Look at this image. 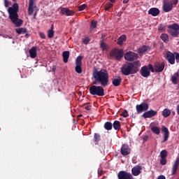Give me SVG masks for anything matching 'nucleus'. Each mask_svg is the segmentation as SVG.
<instances>
[{"label":"nucleus","instance_id":"nucleus-1","mask_svg":"<svg viewBox=\"0 0 179 179\" xmlns=\"http://www.w3.org/2000/svg\"><path fill=\"white\" fill-rule=\"evenodd\" d=\"M94 79L101 86H107L108 85V72L104 69L97 70L94 69L92 73Z\"/></svg>","mask_w":179,"mask_h":179},{"label":"nucleus","instance_id":"nucleus-2","mask_svg":"<svg viewBox=\"0 0 179 179\" xmlns=\"http://www.w3.org/2000/svg\"><path fill=\"white\" fill-rule=\"evenodd\" d=\"M8 12L9 13V18L16 27H20V26L23 24V20L19 19V15H17V12H19V5L17 3H14L12 7H9Z\"/></svg>","mask_w":179,"mask_h":179},{"label":"nucleus","instance_id":"nucleus-3","mask_svg":"<svg viewBox=\"0 0 179 179\" xmlns=\"http://www.w3.org/2000/svg\"><path fill=\"white\" fill-rule=\"evenodd\" d=\"M138 72V69L136 67H133L132 64H125L122 68V73L124 75H132Z\"/></svg>","mask_w":179,"mask_h":179},{"label":"nucleus","instance_id":"nucleus-4","mask_svg":"<svg viewBox=\"0 0 179 179\" xmlns=\"http://www.w3.org/2000/svg\"><path fill=\"white\" fill-rule=\"evenodd\" d=\"M90 93L93 96H104V89L101 86L92 85L90 88Z\"/></svg>","mask_w":179,"mask_h":179},{"label":"nucleus","instance_id":"nucleus-5","mask_svg":"<svg viewBox=\"0 0 179 179\" xmlns=\"http://www.w3.org/2000/svg\"><path fill=\"white\" fill-rule=\"evenodd\" d=\"M169 30L168 32L172 37H178L179 35V25L178 24H173L169 25L168 27Z\"/></svg>","mask_w":179,"mask_h":179},{"label":"nucleus","instance_id":"nucleus-6","mask_svg":"<svg viewBox=\"0 0 179 179\" xmlns=\"http://www.w3.org/2000/svg\"><path fill=\"white\" fill-rule=\"evenodd\" d=\"M141 72L143 78H148V76L150 75V72H155V69H153L152 64H149L148 66H143L141 69Z\"/></svg>","mask_w":179,"mask_h":179},{"label":"nucleus","instance_id":"nucleus-7","mask_svg":"<svg viewBox=\"0 0 179 179\" xmlns=\"http://www.w3.org/2000/svg\"><path fill=\"white\" fill-rule=\"evenodd\" d=\"M110 55L115 58V59H121L124 57V50L115 49L110 52Z\"/></svg>","mask_w":179,"mask_h":179},{"label":"nucleus","instance_id":"nucleus-8","mask_svg":"<svg viewBox=\"0 0 179 179\" xmlns=\"http://www.w3.org/2000/svg\"><path fill=\"white\" fill-rule=\"evenodd\" d=\"M37 11V6H36V0H29L28 7V14L31 16L34 12Z\"/></svg>","mask_w":179,"mask_h":179},{"label":"nucleus","instance_id":"nucleus-9","mask_svg":"<svg viewBox=\"0 0 179 179\" xmlns=\"http://www.w3.org/2000/svg\"><path fill=\"white\" fill-rule=\"evenodd\" d=\"M83 59V57H82V56H78L76 58V72H77V73H82L83 70H82V59Z\"/></svg>","mask_w":179,"mask_h":179},{"label":"nucleus","instance_id":"nucleus-10","mask_svg":"<svg viewBox=\"0 0 179 179\" xmlns=\"http://www.w3.org/2000/svg\"><path fill=\"white\" fill-rule=\"evenodd\" d=\"M162 9L164 12H171V10H173V2L171 1H164Z\"/></svg>","mask_w":179,"mask_h":179},{"label":"nucleus","instance_id":"nucleus-11","mask_svg":"<svg viewBox=\"0 0 179 179\" xmlns=\"http://www.w3.org/2000/svg\"><path fill=\"white\" fill-rule=\"evenodd\" d=\"M138 58V55L134 52H129L124 55L126 61L132 62Z\"/></svg>","mask_w":179,"mask_h":179},{"label":"nucleus","instance_id":"nucleus-12","mask_svg":"<svg viewBox=\"0 0 179 179\" xmlns=\"http://www.w3.org/2000/svg\"><path fill=\"white\" fill-rule=\"evenodd\" d=\"M149 108V105L148 103H142L140 105H136V109L138 114L141 113H143V111H146Z\"/></svg>","mask_w":179,"mask_h":179},{"label":"nucleus","instance_id":"nucleus-13","mask_svg":"<svg viewBox=\"0 0 179 179\" xmlns=\"http://www.w3.org/2000/svg\"><path fill=\"white\" fill-rule=\"evenodd\" d=\"M118 178L119 179H134V176H132V174L122 171L119 173Z\"/></svg>","mask_w":179,"mask_h":179},{"label":"nucleus","instance_id":"nucleus-14","mask_svg":"<svg viewBox=\"0 0 179 179\" xmlns=\"http://www.w3.org/2000/svg\"><path fill=\"white\" fill-rule=\"evenodd\" d=\"M121 153L123 156H128L131 153V148L128 145H123L121 148Z\"/></svg>","mask_w":179,"mask_h":179},{"label":"nucleus","instance_id":"nucleus-15","mask_svg":"<svg viewBox=\"0 0 179 179\" xmlns=\"http://www.w3.org/2000/svg\"><path fill=\"white\" fill-rule=\"evenodd\" d=\"M142 171V166L137 165L132 168L131 169V173L135 176L137 177V176H139Z\"/></svg>","mask_w":179,"mask_h":179},{"label":"nucleus","instance_id":"nucleus-16","mask_svg":"<svg viewBox=\"0 0 179 179\" xmlns=\"http://www.w3.org/2000/svg\"><path fill=\"white\" fill-rule=\"evenodd\" d=\"M166 59L173 65L176 62V55L171 52H167Z\"/></svg>","mask_w":179,"mask_h":179},{"label":"nucleus","instance_id":"nucleus-17","mask_svg":"<svg viewBox=\"0 0 179 179\" xmlns=\"http://www.w3.org/2000/svg\"><path fill=\"white\" fill-rule=\"evenodd\" d=\"M61 13H62V15H65L66 16H72L73 15V13H75V12L69 10L67 8H62Z\"/></svg>","mask_w":179,"mask_h":179},{"label":"nucleus","instance_id":"nucleus-18","mask_svg":"<svg viewBox=\"0 0 179 179\" xmlns=\"http://www.w3.org/2000/svg\"><path fill=\"white\" fill-rule=\"evenodd\" d=\"M154 68V71H155V72H162L164 70V63H156Z\"/></svg>","mask_w":179,"mask_h":179},{"label":"nucleus","instance_id":"nucleus-19","mask_svg":"<svg viewBox=\"0 0 179 179\" xmlns=\"http://www.w3.org/2000/svg\"><path fill=\"white\" fill-rule=\"evenodd\" d=\"M157 114V112L155 110H149L143 113V117L144 118H152V117H155Z\"/></svg>","mask_w":179,"mask_h":179},{"label":"nucleus","instance_id":"nucleus-20","mask_svg":"<svg viewBox=\"0 0 179 179\" xmlns=\"http://www.w3.org/2000/svg\"><path fill=\"white\" fill-rule=\"evenodd\" d=\"M160 13V10L157 8H152L148 10V15H151L152 16H158Z\"/></svg>","mask_w":179,"mask_h":179},{"label":"nucleus","instance_id":"nucleus-21","mask_svg":"<svg viewBox=\"0 0 179 179\" xmlns=\"http://www.w3.org/2000/svg\"><path fill=\"white\" fill-rule=\"evenodd\" d=\"M148 50H150V48L148 46L143 45L137 50V52L138 54H139V55H143Z\"/></svg>","mask_w":179,"mask_h":179},{"label":"nucleus","instance_id":"nucleus-22","mask_svg":"<svg viewBox=\"0 0 179 179\" xmlns=\"http://www.w3.org/2000/svg\"><path fill=\"white\" fill-rule=\"evenodd\" d=\"M162 132H164L163 142H166V141L169 139V129H167L166 127H162Z\"/></svg>","mask_w":179,"mask_h":179},{"label":"nucleus","instance_id":"nucleus-23","mask_svg":"<svg viewBox=\"0 0 179 179\" xmlns=\"http://www.w3.org/2000/svg\"><path fill=\"white\" fill-rule=\"evenodd\" d=\"M171 82L173 83V85H177L179 82V74L178 73H174L171 76Z\"/></svg>","mask_w":179,"mask_h":179},{"label":"nucleus","instance_id":"nucleus-24","mask_svg":"<svg viewBox=\"0 0 179 179\" xmlns=\"http://www.w3.org/2000/svg\"><path fill=\"white\" fill-rule=\"evenodd\" d=\"M29 55L31 58H36L37 57V48L32 47L29 50Z\"/></svg>","mask_w":179,"mask_h":179},{"label":"nucleus","instance_id":"nucleus-25","mask_svg":"<svg viewBox=\"0 0 179 179\" xmlns=\"http://www.w3.org/2000/svg\"><path fill=\"white\" fill-rule=\"evenodd\" d=\"M127 41V36L125 35H122L117 40V44L119 45H122L124 43Z\"/></svg>","mask_w":179,"mask_h":179},{"label":"nucleus","instance_id":"nucleus-26","mask_svg":"<svg viewBox=\"0 0 179 179\" xmlns=\"http://www.w3.org/2000/svg\"><path fill=\"white\" fill-rule=\"evenodd\" d=\"M151 131L155 134V135H159L160 134V129L157 127H153V123L150 124Z\"/></svg>","mask_w":179,"mask_h":179},{"label":"nucleus","instance_id":"nucleus-27","mask_svg":"<svg viewBox=\"0 0 179 179\" xmlns=\"http://www.w3.org/2000/svg\"><path fill=\"white\" fill-rule=\"evenodd\" d=\"M63 59L65 64L68 62V59H69V51H65L63 52Z\"/></svg>","mask_w":179,"mask_h":179},{"label":"nucleus","instance_id":"nucleus-28","mask_svg":"<svg viewBox=\"0 0 179 179\" xmlns=\"http://www.w3.org/2000/svg\"><path fill=\"white\" fill-rule=\"evenodd\" d=\"M170 114H171V110H170V109L165 108L162 111V115L163 117H164V118H167V117H169Z\"/></svg>","mask_w":179,"mask_h":179},{"label":"nucleus","instance_id":"nucleus-29","mask_svg":"<svg viewBox=\"0 0 179 179\" xmlns=\"http://www.w3.org/2000/svg\"><path fill=\"white\" fill-rule=\"evenodd\" d=\"M48 37L49 38H52V37H54V25H52L51 29L48 31Z\"/></svg>","mask_w":179,"mask_h":179},{"label":"nucleus","instance_id":"nucleus-30","mask_svg":"<svg viewBox=\"0 0 179 179\" xmlns=\"http://www.w3.org/2000/svg\"><path fill=\"white\" fill-rule=\"evenodd\" d=\"M121 84V78L118 77L113 80V85L115 86H120Z\"/></svg>","mask_w":179,"mask_h":179},{"label":"nucleus","instance_id":"nucleus-31","mask_svg":"<svg viewBox=\"0 0 179 179\" xmlns=\"http://www.w3.org/2000/svg\"><path fill=\"white\" fill-rule=\"evenodd\" d=\"M132 64L133 68H137V72L139 71V68H141V62L136 61L133 63H130Z\"/></svg>","mask_w":179,"mask_h":179},{"label":"nucleus","instance_id":"nucleus-32","mask_svg":"<svg viewBox=\"0 0 179 179\" xmlns=\"http://www.w3.org/2000/svg\"><path fill=\"white\" fill-rule=\"evenodd\" d=\"M15 30L17 34H25L27 32V30L24 28H17Z\"/></svg>","mask_w":179,"mask_h":179},{"label":"nucleus","instance_id":"nucleus-33","mask_svg":"<svg viewBox=\"0 0 179 179\" xmlns=\"http://www.w3.org/2000/svg\"><path fill=\"white\" fill-rule=\"evenodd\" d=\"M161 38L164 43H169V35L166 34H162L161 35Z\"/></svg>","mask_w":179,"mask_h":179},{"label":"nucleus","instance_id":"nucleus-34","mask_svg":"<svg viewBox=\"0 0 179 179\" xmlns=\"http://www.w3.org/2000/svg\"><path fill=\"white\" fill-rule=\"evenodd\" d=\"M100 45L103 51H107L108 49V45H107V44L103 41L101 42Z\"/></svg>","mask_w":179,"mask_h":179},{"label":"nucleus","instance_id":"nucleus-35","mask_svg":"<svg viewBox=\"0 0 179 179\" xmlns=\"http://www.w3.org/2000/svg\"><path fill=\"white\" fill-rule=\"evenodd\" d=\"M113 128L114 129H120L121 128V124H120V121H115L113 123Z\"/></svg>","mask_w":179,"mask_h":179},{"label":"nucleus","instance_id":"nucleus-36","mask_svg":"<svg viewBox=\"0 0 179 179\" xmlns=\"http://www.w3.org/2000/svg\"><path fill=\"white\" fill-rule=\"evenodd\" d=\"M104 127L108 130V131H110V129H113V124H111V122H106L104 124Z\"/></svg>","mask_w":179,"mask_h":179},{"label":"nucleus","instance_id":"nucleus-37","mask_svg":"<svg viewBox=\"0 0 179 179\" xmlns=\"http://www.w3.org/2000/svg\"><path fill=\"white\" fill-rule=\"evenodd\" d=\"M160 157H161V159H166V157H167V151L165 150H163L162 151H161Z\"/></svg>","mask_w":179,"mask_h":179},{"label":"nucleus","instance_id":"nucleus-38","mask_svg":"<svg viewBox=\"0 0 179 179\" xmlns=\"http://www.w3.org/2000/svg\"><path fill=\"white\" fill-rule=\"evenodd\" d=\"M178 169V165L177 164H174L172 168V174H176L177 169Z\"/></svg>","mask_w":179,"mask_h":179},{"label":"nucleus","instance_id":"nucleus-39","mask_svg":"<svg viewBox=\"0 0 179 179\" xmlns=\"http://www.w3.org/2000/svg\"><path fill=\"white\" fill-rule=\"evenodd\" d=\"M87 6L86 4H82L81 6H78V10L81 12V10H85Z\"/></svg>","mask_w":179,"mask_h":179},{"label":"nucleus","instance_id":"nucleus-40","mask_svg":"<svg viewBox=\"0 0 179 179\" xmlns=\"http://www.w3.org/2000/svg\"><path fill=\"white\" fill-rule=\"evenodd\" d=\"M113 3H108V4H106L105 6V10H108V9L113 8Z\"/></svg>","mask_w":179,"mask_h":179},{"label":"nucleus","instance_id":"nucleus-41","mask_svg":"<svg viewBox=\"0 0 179 179\" xmlns=\"http://www.w3.org/2000/svg\"><path fill=\"white\" fill-rule=\"evenodd\" d=\"M96 26H97V22H96V21H92V22H91V27H91L92 29H96Z\"/></svg>","mask_w":179,"mask_h":179},{"label":"nucleus","instance_id":"nucleus-42","mask_svg":"<svg viewBox=\"0 0 179 179\" xmlns=\"http://www.w3.org/2000/svg\"><path fill=\"white\" fill-rule=\"evenodd\" d=\"M83 42L84 44H87L88 43H90V38L89 37H85L83 38Z\"/></svg>","mask_w":179,"mask_h":179},{"label":"nucleus","instance_id":"nucleus-43","mask_svg":"<svg viewBox=\"0 0 179 179\" xmlns=\"http://www.w3.org/2000/svg\"><path fill=\"white\" fill-rule=\"evenodd\" d=\"M158 30L159 31H164V30H166V27H164L163 24H160L159 25Z\"/></svg>","mask_w":179,"mask_h":179},{"label":"nucleus","instance_id":"nucleus-44","mask_svg":"<svg viewBox=\"0 0 179 179\" xmlns=\"http://www.w3.org/2000/svg\"><path fill=\"white\" fill-rule=\"evenodd\" d=\"M160 163L162 166H164L167 163V159L166 158H161Z\"/></svg>","mask_w":179,"mask_h":179},{"label":"nucleus","instance_id":"nucleus-45","mask_svg":"<svg viewBox=\"0 0 179 179\" xmlns=\"http://www.w3.org/2000/svg\"><path fill=\"white\" fill-rule=\"evenodd\" d=\"M121 115H122V117H124V118H127V117H128V111L127 110L123 111Z\"/></svg>","mask_w":179,"mask_h":179},{"label":"nucleus","instance_id":"nucleus-46","mask_svg":"<svg viewBox=\"0 0 179 179\" xmlns=\"http://www.w3.org/2000/svg\"><path fill=\"white\" fill-rule=\"evenodd\" d=\"M175 58H176V62H179V54L178 53H175Z\"/></svg>","mask_w":179,"mask_h":179},{"label":"nucleus","instance_id":"nucleus-47","mask_svg":"<svg viewBox=\"0 0 179 179\" xmlns=\"http://www.w3.org/2000/svg\"><path fill=\"white\" fill-rule=\"evenodd\" d=\"M39 36H40L41 38H43V39L45 38V34H44V33H43V32H41Z\"/></svg>","mask_w":179,"mask_h":179},{"label":"nucleus","instance_id":"nucleus-48","mask_svg":"<svg viewBox=\"0 0 179 179\" xmlns=\"http://www.w3.org/2000/svg\"><path fill=\"white\" fill-rule=\"evenodd\" d=\"M4 5L6 8H8V6H9V1H8V0H4Z\"/></svg>","mask_w":179,"mask_h":179},{"label":"nucleus","instance_id":"nucleus-49","mask_svg":"<svg viewBox=\"0 0 179 179\" xmlns=\"http://www.w3.org/2000/svg\"><path fill=\"white\" fill-rule=\"evenodd\" d=\"M173 5H177V3H178V0H173L172 1Z\"/></svg>","mask_w":179,"mask_h":179},{"label":"nucleus","instance_id":"nucleus-50","mask_svg":"<svg viewBox=\"0 0 179 179\" xmlns=\"http://www.w3.org/2000/svg\"><path fill=\"white\" fill-rule=\"evenodd\" d=\"M157 179H166V176L161 175V176H158Z\"/></svg>","mask_w":179,"mask_h":179},{"label":"nucleus","instance_id":"nucleus-51","mask_svg":"<svg viewBox=\"0 0 179 179\" xmlns=\"http://www.w3.org/2000/svg\"><path fill=\"white\" fill-rule=\"evenodd\" d=\"M174 164H176L177 166H178V164H179V158H177V159H176V160Z\"/></svg>","mask_w":179,"mask_h":179},{"label":"nucleus","instance_id":"nucleus-52","mask_svg":"<svg viewBox=\"0 0 179 179\" xmlns=\"http://www.w3.org/2000/svg\"><path fill=\"white\" fill-rule=\"evenodd\" d=\"M94 138H95L96 141H97L98 138H100V136H99V135H97V134H94Z\"/></svg>","mask_w":179,"mask_h":179},{"label":"nucleus","instance_id":"nucleus-53","mask_svg":"<svg viewBox=\"0 0 179 179\" xmlns=\"http://www.w3.org/2000/svg\"><path fill=\"white\" fill-rule=\"evenodd\" d=\"M129 0H124L123 1V3H128Z\"/></svg>","mask_w":179,"mask_h":179},{"label":"nucleus","instance_id":"nucleus-54","mask_svg":"<svg viewBox=\"0 0 179 179\" xmlns=\"http://www.w3.org/2000/svg\"><path fill=\"white\" fill-rule=\"evenodd\" d=\"M85 110H90V108L89 106H85Z\"/></svg>","mask_w":179,"mask_h":179},{"label":"nucleus","instance_id":"nucleus-55","mask_svg":"<svg viewBox=\"0 0 179 179\" xmlns=\"http://www.w3.org/2000/svg\"><path fill=\"white\" fill-rule=\"evenodd\" d=\"M110 2H115V0H109Z\"/></svg>","mask_w":179,"mask_h":179},{"label":"nucleus","instance_id":"nucleus-56","mask_svg":"<svg viewBox=\"0 0 179 179\" xmlns=\"http://www.w3.org/2000/svg\"><path fill=\"white\" fill-rule=\"evenodd\" d=\"M53 69V71H55V69Z\"/></svg>","mask_w":179,"mask_h":179},{"label":"nucleus","instance_id":"nucleus-57","mask_svg":"<svg viewBox=\"0 0 179 179\" xmlns=\"http://www.w3.org/2000/svg\"><path fill=\"white\" fill-rule=\"evenodd\" d=\"M13 1H16V0H13Z\"/></svg>","mask_w":179,"mask_h":179}]
</instances>
